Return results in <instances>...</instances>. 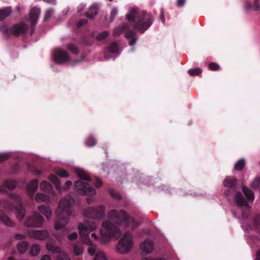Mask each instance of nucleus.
<instances>
[{
  "instance_id": "864d4df0",
  "label": "nucleus",
  "mask_w": 260,
  "mask_h": 260,
  "mask_svg": "<svg viewBox=\"0 0 260 260\" xmlns=\"http://www.w3.org/2000/svg\"><path fill=\"white\" fill-rule=\"evenodd\" d=\"M109 193H110V194H111L112 197H114V198H117V199H120V197H119V195H118V194H116L115 193V191H114V190H113V189H110V190H109Z\"/></svg>"
},
{
  "instance_id": "20e7f679",
  "label": "nucleus",
  "mask_w": 260,
  "mask_h": 260,
  "mask_svg": "<svg viewBox=\"0 0 260 260\" xmlns=\"http://www.w3.org/2000/svg\"><path fill=\"white\" fill-rule=\"evenodd\" d=\"M98 224L93 221H88L84 223H79L78 229L79 231L82 241L87 245H91L92 241L89 238V234L91 231H95Z\"/></svg>"
},
{
  "instance_id": "5701e85b",
  "label": "nucleus",
  "mask_w": 260,
  "mask_h": 260,
  "mask_svg": "<svg viewBox=\"0 0 260 260\" xmlns=\"http://www.w3.org/2000/svg\"><path fill=\"white\" fill-rule=\"evenodd\" d=\"M1 207L8 213L13 210L14 207L11 203L8 200H3L1 202Z\"/></svg>"
},
{
  "instance_id": "79ce46f5",
  "label": "nucleus",
  "mask_w": 260,
  "mask_h": 260,
  "mask_svg": "<svg viewBox=\"0 0 260 260\" xmlns=\"http://www.w3.org/2000/svg\"><path fill=\"white\" fill-rule=\"evenodd\" d=\"M95 143V140L92 137H89L85 142L86 145L90 147L94 146Z\"/></svg>"
},
{
  "instance_id": "4d7b16f0",
  "label": "nucleus",
  "mask_w": 260,
  "mask_h": 260,
  "mask_svg": "<svg viewBox=\"0 0 260 260\" xmlns=\"http://www.w3.org/2000/svg\"><path fill=\"white\" fill-rule=\"evenodd\" d=\"M185 0H177V5L179 7L182 6L185 4Z\"/></svg>"
},
{
  "instance_id": "5fc2aeb1",
  "label": "nucleus",
  "mask_w": 260,
  "mask_h": 260,
  "mask_svg": "<svg viewBox=\"0 0 260 260\" xmlns=\"http://www.w3.org/2000/svg\"><path fill=\"white\" fill-rule=\"evenodd\" d=\"M15 238L18 240H21L25 238V236L23 234H18L15 235Z\"/></svg>"
},
{
  "instance_id": "6ab92c4d",
  "label": "nucleus",
  "mask_w": 260,
  "mask_h": 260,
  "mask_svg": "<svg viewBox=\"0 0 260 260\" xmlns=\"http://www.w3.org/2000/svg\"><path fill=\"white\" fill-rule=\"evenodd\" d=\"M40 10L37 8H33L29 12V18L32 23H36L39 17Z\"/></svg>"
},
{
  "instance_id": "b1692460",
  "label": "nucleus",
  "mask_w": 260,
  "mask_h": 260,
  "mask_svg": "<svg viewBox=\"0 0 260 260\" xmlns=\"http://www.w3.org/2000/svg\"><path fill=\"white\" fill-rule=\"evenodd\" d=\"M40 188L41 190L49 192L53 191L51 184L46 181H43L40 184Z\"/></svg>"
},
{
  "instance_id": "72a5a7b5",
  "label": "nucleus",
  "mask_w": 260,
  "mask_h": 260,
  "mask_svg": "<svg viewBox=\"0 0 260 260\" xmlns=\"http://www.w3.org/2000/svg\"><path fill=\"white\" fill-rule=\"evenodd\" d=\"M245 160L243 159H241L235 164L234 169L237 171H241L245 167Z\"/></svg>"
},
{
  "instance_id": "a211bd4d",
  "label": "nucleus",
  "mask_w": 260,
  "mask_h": 260,
  "mask_svg": "<svg viewBox=\"0 0 260 260\" xmlns=\"http://www.w3.org/2000/svg\"><path fill=\"white\" fill-rule=\"evenodd\" d=\"M38 209L47 219H50L52 216V210L49 207L41 205L38 207Z\"/></svg>"
},
{
  "instance_id": "de8ad7c7",
  "label": "nucleus",
  "mask_w": 260,
  "mask_h": 260,
  "mask_svg": "<svg viewBox=\"0 0 260 260\" xmlns=\"http://www.w3.org/2000/svg\"><path fill=\"white\" fill-rule=\"evenodd\" d=\"M53 13V10L49 9L46 11L44 16V20H46L50 18Z\"/></svg>"
},
{
  "instance_id": "4468645a",
  "label": "nucleus",
  "mask_w": 260,
  "mask_h": 260,
  "mask_svg": "<svg viewBox=\"0 0 260 260\" xmlns=\"http://www.w3.org/2000/svg\"><path fill=\"white\" fill-rule=\"evenodd\" d=\"M140 249L142 254H149L152 252L154 249L153 242L148 239L145 240L140 245Z\"/></svg>"
},
{
  "instance_id": "c756f323",
  "label": "nucleus",
  "mask_w": 260,
  "mask_h": 260,
  "mask_svg": "<svg viewBox=\"0 0 260 260\" xmlns=\"http://www.w3.org/2000/svg\"><path fill=\"white\" fill-rule=\"evenodd\" d=\"M40 246L37 244H34L31 245L29 249V254L31 256H36L40 252Z\"/></svg>"
},
{
  "instance_id": "e433bc0d",
  "label": "nucleus",
  "mask_w": 260,
  "mask_h": 260,
  "mask_svg": "<svg viewBox=\"0 0 260 260\" xmlns=\"http://www.w3.org/2000/svg\"><path fill=\"white\" fill-rule=\"evenodd\" d=\"M67 49L71 51L73 53L77 54L78 53L79 51L77 47L73 44H69L66 46Z\"/></svg>"
},
{
  "instance_id": "0eeeda50",
  "label": "nucleus",
  "mask_w": 260,
  "mask_h": 260,
  "mask_svg": "<svg viewBox=\"0 0 260 260\" xmlns=\"http://www.w3.org/2000/svg\"><path fill=\"white\" fill-rule=\"evenodd\" d=\"M105 211V208L103 206H99L95 208L88 207L84 210L83 215L87 218L101 219L104 217Z\"/></svg>"
},
{
  "instance_id": "9d476101",
  "label": "nucleus",
  "mask_w": 260,
  "mask_h": 260,
  "mask_svg": "<svg viewBox=\"0 0 260 260\" xmlns=\"http://www.w3.org/2000/svg\"><path fill=\"white\" fill-rule=\"evenodd\" d=\"M46 248L49 251L57 254L55 257L56 260H71L70 256L60 247L52 244L50 242L47 243Z\"/></svg>"
},
{
  "instance_id": "603ef678",
  "label": "nucleus",
  "mask_w": 260,
  "mask_h": 260,
  "mask_svg": "<svg viewBox=\"0 0 260 260\" xmlns=\"http://www.w3.org/2000/svg\"><path fill=\"white\" fill-rule=\"evenodd\" d=\"M117 14V10L116 8H114L112 10L111 12V16L112 20L115 18L116 15Z\"/></svg>"
},
{
  "instance_id": "338daca9",
  "label": "nucleus",
  "mask_w": 260,
  "mask_h": 260,
  "mask_svg": "<svg viewBox=\"0 0 260 260\" xmlns=\"http://www.w3.org/2000/svg\"><path fill=\"white\" fill-rule=\"evenodd\" d=\"M87 202H88V204H90L91 203L90 200H88Z\"/></svg>"
},
{
  "instance_id": "6e6552de",
  "label": "nucleus",
  "mask_w": 260,
  "mask_h": 260,
  "mask_svg": "<svg viewBox=\"0 0 260 260\" xmlns=\"http://www.w3.org/2000/svg\"><path fill=\"white\" fill-rule=\"evenodd\" d=\"M44 222L43 217L37 212H34L31 215L27 216L24 224L27 226H40Z\"/></svg>"
},
{
  "instance_id": "7ed1b4c3",
  "label": "nucleus",
  "mask_w": 260,
  "mask_h": 260,
  "mask_svg": "<svg viewBox=\"0 0 260 260\" xmlns=\"http://www.w3.org/2000/svg\"><path fill=\"white\" fill-rule=\"evenodd\" d=\"M126 18L128 21L134 22V29L142 33L147 29L153 22V17L150 14L137 8H131Z\"/></svg>"
},
{
  "instance_id": "c85d7f7f",
  "label": "nucleus",
  "mask_w": 260,
  "mask_h": 260,
  "mask_svg": "<svg viewBox=\"0 0 260 260\" xmlns=\"http://www.w3.org/2000/svg\"><path fill=\"white\" fill-rule=\"evenodd\" d=\"M55 174L61 178H67L69 177V174L67 171L59 168H56L54 170Z\"/></svg>"
},
{
  "instance_id": "7c9ffc66",
  "label": "nucleus",
  "mask_w": 260,
  "mask_h": 260,
  "mask_svg": "<svg viewBox=\"0 0 260 260\" xmlns=\"http://www.w3.org/2000/svg\"><path fill=\"white\" fill-rule=\"evenodd\" d=\"M77 173L78 176L81 179L85 180L86 181L90 180V178L89 175L85 171L82 170H79L77 171Z\"/></svg>"
},
{
  "instance_id": "bb28decb",
  "label": "nucleus",
  "mask_w": 260,
  "mask_h": 260,
  "mask_svg": "<svg viewBox=\"0 0 260 260\" xmlns=\"http://www.w3.org/2000/svg\"><path fill=\"white\" fill-rule=\"evenodd\" d=\"M12 9L10 7L5 8L0 10V20H2L9 16L12 13Z\"/></svg>"
},
{
  "instance_id": "4c0bfd02",
  "label": "nucleus",
  "mask_w": 260,
  "mask_h": 260,
  "mask_svg": "<svg viewBox=\"0 0 260 260\" xmlns=\"http://www.w3.org/2000/svg\"><path fill=\"white\" fill-rule=\"evenodd\" d=\"M251 187L253 189H256L260 186V177L256 178L251 183Z\"/></svg>"
},
{
  "instance_id": "8fccbe9b",
  "label": "nucleus",
  "mask_w": 260,
  "mask_h": 260,
  "mask_svg": "<svg viewBox=\"0 0 260 260\" xmlns=\"http://www.w3.org/2000/svg\"><path fill=\"white\" fill-rule=\"evenodd\" d=\"M10 154L9 153L0 154V161H4L9 158Z\"/></svg>"
},
{
  "instance_id": "cd10ccee",
  "label": "nucleus",
  "mask_w": 260,
  "mask_h": 260,
  "mask_svg": "<svg viewBox=\"0 0 260 260\" xmlns=\"http://www.w3.org/2000/svg\"><path fill=\"white\" fill-rule=\"evenodd\" d=\"M93 260H109V258L105 252L99 250L95 253Z\"/></svg>"
},
{
  "instance_id": "09e8293b",
  "label": "nucleus",
  "mask_w": 260,
  "mask_h": 260,
  "mask_svg": "<svg viewBox=\"0 0 260 260\" xmlns=\"http://www.w3.org/2000/svg\"><path fill=\"white\" fill-rule=\"evenodd\" d=\"M78 237V234L76 232H73L68 236V239L70 241L76 240Z\"/></svg>"
},
{
  "instance_id": "c03bdc74",
  "label": "nucleus",
  "mask_w": 260,
  "mask_h": 260,
  "mask_svg": "<svg viewBox=\"0 0 260 260\" xmlns=\"http://www.w3.org/2000/svg\"><path fill=\"white\" fill-rule=\"evenodd\" d=\"M108 34H109L107 31H104V32L99 34L96 36V38L99 40H104L108 37Z\"/></svg>"
},
{
  "instance_id": "ddd939ff",
  "label": "nucleus",
  "mask_w": 260,
  "mask_h": 260,
  "mask_svg": "<svg viewBox=\"0 0 260 260\" xmlns=\"http://www.w3.org/2000/svg\"><path fill=\"white\" fill-rule=\"evenodd\" d=\"M28 236L35 240H44L49 237V234L46 230H29Z\"/></svg>"
},
{
  "instance_id": "a878e982",
  "label": "nucleus",
  "mask_w": 260,
  "mask_h": 260,
  "mask_svg": "<svg viewBox=\"0 0 260 260\" xmlns=\"http://www.w3.org/2000/svg\"><path fill=\"white\" fill-rule=\"evenodd\" d=\"M29 243L26 241H21L18 243L17 249L18 251L21 253H24L27 250Z\"/></svg>"
},
{
  "instance_id": "1a4fd4ad",
  "label": "nucleus",
  "mask_w": 260,
  "mask_h": 260,
  "mask_svg": "<svg viewBox=\"0 0 260 260\" xmlns=\"http://www.w3.org/2000/svg\"><path fill=\"white\" fill-rule=\"evenodd\" d=\"M75 186L76 190L82 195L91 196L95 194V190L88 183L77 181L75 183Z\"/></svg>"
},
{
  "instance_id": "680f3d73",
  "label": "nucleus",
  "mask_w": 260,
  "mask_h": 260,
  "mask_svg": "<svg viewBox=\"0 0 260 260\" xmlns=\"http://www.w3.org/2000/svg\"><path fill=\"white\" fill-rule=\"evenodd\" d=\"M256 260H260V251H257L256 253Z\"/></svg>"
},
{
  "instance_id": "9b49d317",
  "label": "nucleus",
  "mask_w": 260,
  "mask_h": 260,
  "mask_svg": "<svg viewBox=\"0 0 260 260\" xmlns=\"http://www.w3.org/2000/svg\"><path fill=\"white\" fill-rule=\"evenodd\" d=\"M53 57L54 61L58 64H63L71 59L68 53L61 48L54 49L53 52Z\"/></svg>"
},
{
  "instance_id": "052dcab7",
  "label": "nucleus",
  "mask_w": 260,
  "mask_h": 260,
  "mask_svg": "<svg viewBox=\"0 0 260 260\" xmlns=\"http://www.w3.org/2000/svg\"><path fill=\"white\" fill-rule=\"evenodd\" d=\"M33 172L35 174H36L37 175H40L42 173V171L37 170L36 169H34V171Z\"/></svg>"
},
{
  "instance_id": "bf43d9fd",
  "label": "nucleus",
  "mask_w": 260,
  "mask_h": 260,
  "mask_svg": "<svg viewBox=\"0 0 260 260\" xmlns=\"http://www.w3.org/2000/svg\"><path fill=\"white\" fill-rule=\"evenodd\" d=\"M41 260H51V259L49 255H44L42 257Z\"/></svg>"
},
{
  "instance_id": "423d86ee",
  "label": "nucleus",
  "mask_w": 260,
  "mask_h": 260,
  "mask_svg": "<svg viewBox=\"0 0 260 260\" xmlns=\"http://www.w3.org/2000/svg\"><path fill=\"white\" fill-rule=\"evenodd\" d=\"M242 190L246 197V200L243 198L241 193L238 192L236 193L234 201L238 206H245L246 209L249 211L250 207L247 204V201L252 202L254 200V194L249 188L245 186L242 187Z\"/></svg>"
},
{
  "instance_id": "37998d69",
  "label": "nucleus",
  "mask_w": 260,
  "mask_h": 260,
  "mask_svg": "<svg viewBox=\"0 0 260 260\" xmlns=\"http://www.w3.org/2000/svg\"><path fill=\"white\" fill-rule=\"evenodd\" d=\"M126 28V26H122L121 27L116 28L113 30V35L115 36H119Z\"/></svg>"
},
{
  "instance_id": "6e6d98bb",
  "label": "nucleus",
  "mask_w": 260,
  "mask_h": 260,
  "mask_svg": "<svg viewBox=\"0 0 260 260\" xmlns=\"http://www.w3.org/2000/svg\"><path fill=\"white\" fill-rule=\"evenodd\" d=\"M102 183L101 179H99V178H96V184H95L96 187H99L100 186L102 185Z\"/></svg>"
},
{
  "instance_id": "473e14b6",
  "label": "nucleus",
  "mask_w": 260,
  "mask_h": 260,
  "mask_svg": "<svg viewBox=\"0 0 260 260\" xmlns=\"http://www.w3.org/2000/svg\"><path fill=\"white\" fill-rule=\"evenodd\" d=\"M84 250L83 247L79 245L75 244L73 246V252L76 255H81L83 253Z\"/></svg>"
},
{
  "instance_id": "a19ab883",
  "label": "nucleus",
  "mask_w": 260,
  "mask_h": 260,
  "mask_svg": "<svg viewBox=\"0 0 260 260\" xmlns=\"http://www.w3.org/2000/svg\"><path fill=\"white\" fill-rule=\"evenodd\" d=\"M90 246L88 248V252L90 255H93L94 253L97 252L96 251V246L93 244V243L92 242V244L91 245H89Z\"/></svg>"
},
{
  "instance_id": "e2e57ef3",
  "label": "nucleus",
  "mask_w": 260,
  "mask_h": 260,
  "mask_svg": "<svg viewBox=\"0 0 260 260\" xmlns=\"http://www.w3.org/2000/svg\"><path fill=\"white\" fill-rule=\"evenodd\" d=\"M45 2H51V0H43Z\"/></svg>"
},
{
  "instance_id": "f704fd0d",
  "label": "nucleus",
  "mask_w": 260,
  "mask_h": 260,
  "mask_svg": "<svg viewBox=\"0 0 260 260\" xmlns=\"http://www.w3.org/2000/svg\"><path fill=\"white\" fill-rule=\"evenodd\" d=\"M90 10L92 11V13L91 14H89L88 13H86L85 14V16L87 17L92 18H93L94 16L97 14V6L96 5L92 6L90 7Z\"/></svg>"
},
{
  "instance_id": "69168bd1",
  "label": "nucleus",
  "mask_w": 260,
  "mask_h": 260,
  "mask_svg": "<svg viewBox=\"0 0 260 260\" xmlns=\"http://www.w3.org/2000/svg\"><path fill=\"white\" fill-rule=\"evenodd\" d=\"M162 22H164V21H165V19H164V16H162Z\"/></svg>"
},
{
  "instance_id": "c9c22d12",
  "label": "nucleus",
  "mask_w": 260,
  "mask_h": 260,
  "mask_svg": "<svg viewBox=\"0 0 260 260\" xmlns=\"http://www.w3.org/2000/svg\"><path fill=\"white\" fill-rule=\"evenodd\" d=\"M108 51L110 52L116 53L118 52V47L116 43H112L108 48Z\"/></svg>"
},
{
  "instance_id": "2eb2a0df",
  "label": "nucleus",
  "mask_w": 260,
  "mask_h": 260,
  "mask_svg": "<svg viewBox=\"0 0 260 260\" xmlns=\"http://www.w3.org/2000/svg\"><path fill=\"white\" fill-rule=\"evenodd\" d=\"M39 181L38 179L30 180L27 184L26 189L28 195L33 199V195L38 188Z\"/></svg>"
},
{
  "instance_id": "ea45409f",
  "label": "nucleus",
  "mask_w": 260,
  "mask_h": 260,
  "mask_svg": "<svg viewBox=\"0 0 260 260\" xmlns=\"http://www.w3.org/2000/svg\"><path fill=\"white\" fill-rule=\"evenodd\" d=\"M72 185V181L68 180L66 182L64 185L63 187H62L61 191H58L59 193H61L63 191H67L69 190L71 186Z\"/></svg>"
},
{
  "instance_id": "412c9836",
  "label": "nucleus",
  "mask_w": 260,
  "mask_h": 260,
  "mask_svg": "<svg viewBox=\"0 0 260 260\" xmlns=\"http://www.w3.org/2000/svg\"><path fill=\"white\" fill-rule=\"evenodd\" d=\"M48 179L54 184L55 188L57 191H61L62 186L61 185L60 180L59 178L55 175L52 174L48 177Z\"/></svg>"
},
{
  "instance_id": "0e129e2a",
  "label": "nucleus",
  "mask_w": 260,
  "mask_h": 260,
  "mask_svg": "<svg viewBox=\"0 0 260 260\" xmlns=\"http://www.w3.org/2000/svg\"><path fill=\"white\" fill-rule=\"evenodd\" d=\"M8 260H14V258L12 257L9 258Z\"/></svg>"
},
{
  "instance_id": "f8f14e48",
  "label": "nucleus",
  "mask_w": 260,
  "mask_h": 260,
  "mask_svg": "<svg viewBox=\"0 0 260 260\" xmlns=\"http://www.w3.org/2000/svg\"><path fill=\"white\" fill-rule=\"evenodd\" d=\"M11 199L15 202V203L18 204L17 207L15 208L16 211V215L19 221H22L25 215V210L20 204L21 198L20 197L15 193L11 195Z\"/></svg>"
},
{
  "instance_id": "4be33fe9",
  "label": "nucleus",
  "mask_w": 260,
  "mask_h": 260,
  "mask_svg": "<svg viewBox=\"0 0 260 260\" xmlns=\"http://www.w3.org/2000/svg\"><path fill=\"white\" fill-rule=\"evenodd\" d=\"M34 199L37 202H48L49 201V198L47 195L43 193H37L35 196L33 195Z\"/></svg>"
},
{
  "instance_id": "a18cd8bd",
  "label": "nucleus",
  "mask_w": 260,
  "mask_h": 260,
  "mask_svg": "<svg viewBox=\"0 0 260 260\" xmlns=\"http://www.w3.org/2000/svg\"><path fill=\"white\" fill-rule=\"evenodd\" d=\"M253 9L254 11H258L260 9L259 0H253Z\"/></svg>"
},
{
  "instance_id": "49530a36",
  "label": "nucleus",
  "mask_w": 260,
  "mask_h": 260,
  "mask_svg": "<svg viewBox=\"0 0 260 260\" xmlns=\"http://www.w3.org/2000/svg\"><path fill=\"white\" fill-rule=\"evenodd\" d=\"M209 68L211 70L217 71L220 68L218 64L215 63H211L209 64Z\"/></svg>"
},
{
  "instance_id": "774afa93",
  "label": "nucleus",
  "mask_w": 260,
  "mask_h": 260,
  "mask_svg": "<svg viewBox=\"0 0 260 260\" xmlns=\"http://www.w3.org/2000/svg\"><path fill=\"white\" fill-rule=\"evenodd\" d=\"M246 217V215H245L244 214H243V217L245 218Z\"/></svg>"
},
{
  "instance_id": "393cba45",
  "label": "nucleus",
  "mask_w": 260,
  "mask_h": 260,
  "mask_svg": "<svg viewBox=\"0 0 260 260\" xmlns=\"http://www.w3.org/2000/svg\"><path fill=\"white\" fill-rule=\"evenodd\" d=\"M236 183V179L234 177H228L223 181L224 185L227 187H233Z\"/></svg>"
},
{
  "instance_id": "3c124183",
  "label": "nucleus",
  "mask_w": 260,
  "mask_h": 260,
  "mask_svg": "<svg viewBox=\"0 0 260 260\" xmlns=\"http://www.w3.org/2000/svg\"><path fill=\"white\" fill-rule=\"evenodd\" d=\"M244 7L246 10H249L251 8V4L250 2L246 1L244 3Z\"/></svg>"
},
{
  "instance_id": "dca6fc26",
  "label": "nucleus",
  "mask_w": 260,
  "mask_h": 260,
  "mask_svg": "<svg viewBox=\"0 0 260 260\" xmlns=\"http://www.w3.org/2000/svg\"><path fill=\"white\" fill-rule=\"evenodd\" d=\"M28 28V26L25 23H20L15 24L12 28V32L16 36H19L24 34Z\"/></svg>"
},
{
  "instance_id": "39448f33",
  "label": "nucleus",
  "mask_w": 260,
  "mask_h": 260,
  "mask_svg": "<svg viewBox=\"0 0 260 260\" xmlns=\"http://www.w3.org/2000/svg\"><path fill=\"white\" fill-rule=\"evenodd\" d=\"M133 245L132 236L129 232H126L117 244L116 249L118 253L125 254L131 250Z\"/></svg>"
},
{
  "instance_id": "f03ea898",
  "label": "nucleus",
  "mask_w": 260,
  "mask_h": 260,
  "mask_svg": "<svg viewBox=\"0 0 260 260\" xmlns=\"http://www.w3.org/2000/svg\"><path fill=\"white\" fill-rule=\"evenodd\" d=\"M74 202V200L69 194L59 200L55 212L56 220L54 228L56 230L61 229L69 223L70 216L73 213L72 207Z\"/></svg>"
},
{
  "instance_id": "13d9d810",
  "label": "nucleus",
  "mask_w": 260,
  "mask_h": 260,
  "mask_svg": "<svg viewBox=\"0 0 260 260\" xmlns=\"http://www.w3.org/2000/svg\"><path fill=\"white\" fill-rule=\"evenodd\" d=\"M86 23V21L85 20H80L77 23V27H79L83 25V24H85Z\"/></svg>"
},
{
  "instance_id": "f257e3e1",
  "label": "nucleus",
  "mask_w": 260,
  "mask_h": 260,
  "mask_svg": "<svg viewBox=\"0 0 260 260\" xmlns=\"http://www.w3.org/2000/svg\"><path fill=\"white\" fill-rule=\"evenodd\" d=\"M139 223L133 217L126 214L123 210H111L108 214V219L102 223L100 230V236L92 233L91 237L101 243L109 242L112 237L118 238L121 235V230H134Z\"/></svg>"
},
{
  "instance_id": "2f4dec72",
  "label": "nucleus",
  "mask_w": 260,
  "mask_h": 260,
  "mask_svg": "<svg viewBox=\"0 0 260 260\" xmlns=\"http://www.w3.org/2000/svg\"><path fill=\"white\" fill-rule=\"evenodd\" d=\"M125 37L127 38L131 39V41L129 42V44L130 45H133L136 43L137 38L134 33L132 32H127L126 34Z\"/></svg>"
},
{
  "instance_id": "58836bf2",
  "label": "nucleus",
  "mask_w": 260,
  "mask_h": 260,
  "mask_svg": "<svg viewBox=\"0 0 260 260\" xmlns=\"http://www.w3.org/2000/svg\"><path fill=\"white\" fill-rule=\"evenodd\" d=\"M188 73L189 75L191 76H196L202 73V69L200 68H195L192 69H190L188 71Z\"/></svg>"
},
{
  "instance_id": "aec40b11",
  "label": "nucleus",
  "mask_w": 260,
  "mask_h": 260,
  "mask_svg": "<svg viewBox=\"0 0 260 260\" xmlns=\"http://www.w3.org/2000/svg\"><path fill=\"white\" fill-rule=\"evenodd\" d=\"M16 186V182L13 180L7 181L4 185H0V192H5L6 191L5 188H8L10 190L13 189Z\"/></svg>"
},
{
  "instance_id": "f3484780",
  "label": "nucleus",
  "mask_w": 260,
  "mask_h": 260,
  "mask_svg": "<svg viewBox=\"0 0 260 260\" xmlns=\"http://www.w3.org/2000/svg\"><path fill=\"white\" fill-rule=\"evenodd\" d=\"M0 220L5 225L12 226L14 225V222L7 216L3 210H0Z\"/></svg>"
}]
</instances>
